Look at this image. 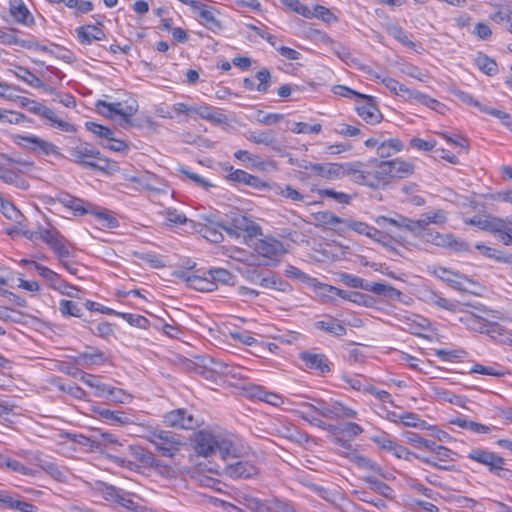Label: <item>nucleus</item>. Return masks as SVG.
<instances>
[{"label": "nucleus", "instance_id": "nucleus-33", "mask_svg": "<svg viewBox=\"0 0 512 512\" xmlns=\"http://www.w3.org/2000/svg\"><path fill=\"white\" fill-rule=\"evenodd\" d=\"M413 233L423 241L438 247L445 248V245H447L448 234H441L429 228L419 229L417 232Z\"/></svg>", "mask_w": 512, "mask_h": 512}, {"label": "nucleus", "instance_id": "nucleus-34", "mask_svg": "<svg viewBox=\"0 0 512 512\" xmlns=\"http://www.w3.org/2000/svg\"><path fill=\"white\" fill-rule=\"evenodd\" d=\"M38 116L47 119L52 123V125H55L57 128L61 129L65 132H73L75 131V128L72 124L63 121L62 119L58 118L54 111L47 106L41 104L39 112L37 114Z\"/></svg>", "mask_w": 512, "mask_h": 512}, {"label": "nucleus", "instance_id": "nucleus-28", "mask_svg": "<svg viewBox=\"0 0 512 512\" xmlns=\"http://www.w3.org/2000/svg\"><path fill=\"white\" fill-rule=\"evenodd\" d=\"M107 360L106 355L97 348H91L89 352L79 353L75 357V362L78 365L89 367L92 365H101Z\"/></svg>", "mask_w": 512, "mask_h": 512}, {"label": "nucleus", "instance_id": "nucleus-54", "mask_svg": "<svg viewBox=\"0 0 512 512\" xmlns=\"http://www.w3.org/2000/svg\"><path fill=\"white\" fill-rule=\"evenodd\" d=\"M151 468H153L159 475L166 479H173L178 475L177 470L173 466L166 464L157 458L155 459V463H153Z\"/></svg>", "mask_w": 512, "mask_h": 512}, {"label": "nucleus", "instance_id": "nucleus-29", "mask_svg": "<svg viewBox=\"0 0 512 512\" xmlns=\"http://www.w3.org/2000/svg\"><path fill=\"white\" fill-rule=\"evenodd\" d=\"M193 9L199 11V17L202 24L208 29L214 31L220 28V22L215 18L214 12L208 9L204 4L196 1H191Z\"/></svg>", "mask_w": 512, "mask_h": 512}, {"label": "nucleus", "instance_id": "nucleus-39", "mask_svg": "<svg viewBox=\"0 0 512 512\" xmlns=\"http://www.w3.org/2000/svg\"><path fill=\"white\" fill-rule=\"evenodd\" d=\"M97 412L101 418L109 421L111 424L127 425L133 423L131 417L122 411H111L101 408Z\"/></svg>", "mask_w": 512, "mask_h": 512}, {"label": "nucleus", "instance_id": "nucleus-58", "mask_svg": "<svg viewBox=\"0 0 512 512\" xmlns=\"http://www.w3.org/2000/svg\"><path fill=\"white\" fill-rule=\"evenodd\" d=\"M439 136H441L442 138H444L448 143H451L453 145H455L456 147H459L460 150H463L465 152L468 151V148H469V144H468V140L466 138H464L463 136L461 135H451L447 132H438L437 133Z\"/></svg>", "mask_w": 512, "mask_h": 512}, {"label": "nucleus", "instance_id": "nucleus-47", "mask_svg": "<svg viewBox=\"0 0 512 512\" xmlns=\"http://www.w3.org/2000/svg\"><path fill=\"white\" fill-rule=\"evenodd\" d=\"M0 207L2 210V213L7 217L8 219L21 224V219L23 218L22 213L15 207L14 204H12L9 201H6L1 195H0Z\"/></svg>", "mask_w": 512, "mask_h": 512}, {"label": "nucleus", "instance_id": "nucleus-18", "mask_svg": "<svg viewBox=\"0 0 512 512\" xmlns=\"http://www.w3.org/2000/svg\"><path fill=\"white\" fill-rule=\"evenodd\" d=\"M246 139L255 144H262L271 147L274 151L280 152L282 147L276 137L274 130H256L249 131L246 134Z\"/></svg>", "mask_w": 512, "mask_h": 512}, {"label": "nucleus", "instance_id": "nucleus-20", "mask_svg": "<svg viewBox=\"0 0 512 512\" xmlns=\"http://www.w3.org/2000/svg\"><path fill=\"white\" fill-rule=\"evenodd\" d=\"M383 167H387L390 178H406L413 173V164L400 159L383 161Z\"/></svg>", "mask_w": 512, "mask_h": 512}, {"label": "nucleus", "instance_id": "nucleus-43", "mask_svg": "<svg viewBox=\"0 0 512 512\" xmlns=\"http://www.w3.org/2000/svg\"><path fill=\"white\" fill-rule=\"evenodd\" d=\"M53 232L61 234L57 228H55L51 224H48V227L39 226L37 231L22 230L21 235L26 237L30 241H36L38 239H41L44 243L47 244V241L45 240L47 238V234H52Z\"/></svg>", "mask_w": 512, "mask_h": 512}, {"label": "nucleus", "instance_id": "nucleus-62", "mask_svg": "<svg viewBox=\"0 0 512 512\" xmlns=\"http://www.w3.org/2000/svg\"><path fill=\"white\" fill-rule=\"evenodd\" d=\"M316 219L324 225L327 226H336L338 224H345V220L333 214L332 212L325 211L319 212L316 216Z\"/></svg>", "mask_w": 512, "mask_h": 512}, {"label": "nucleus", "instance_id": "nucleus-16", "mask_svg": "<svg viewBox=\"0 0 512 512\" xmlns=\"http://www.w3.org/2000/svg\"><path fill=\"white\" fill-rule=\"evenodd\" d=\"M179 277L185 281L191 288L201 292H212L217 289L215 281L210 276H200L190 271H183Z\"/></svg>", "mask_w": 512, "mask_h": 512}, {"label": "nucleus", "instance_id": "nucleus-63", "mask_svg": "<svg viewBox=\"0 0 512 512\" xmlns=\"http://www.w3.org/2000/svg\"><path fill=\"white\" fill-rule=\"evenodd\" d=\"M3 465H5L9 469H11V470H13L15 472H18V473H20L22 475H30V476H35L36 475V471H34V470H32V469H30L28 467H25L19 461L11 459V458H6L3 461Z\"/></svg>", "mask_w": 512, "mask_h": 512}, {"label": "nucleus", "instance_id": "nucleus-14", "mask_svg": "<svg viewBox=\"0 0 512 512\" xmlns=\"http://www.w3.org/2000/svg\"><path fill=\"white\" fill-rule=\"evenodd\" d=\"M217 436L210 431L201 430L194 438V449L198 456L209 457L217 451Z\"/></svg>", "mask_w": 512, "mask_h": 512}, {"label": "nucleus", "instance_id": "nucleus-24", "mask_svg": "<svg viewBox=\"0 0 512 512\" xmlns=\"http://www.w3.org/2000/svg\"><path fill=\"white\" fill-rule=\"evenodd\" d=\"M447 220L446 214L442 210L434 212H428L422 215L419 220H412V232H417L419 229L427 228L430 223L433 224H444Z\"/></svg>", "mask_w": 512, "mask_h": 512}, {"label": "nucleus", "instance_id": "nucleus-46", "mask_svg": "<svg viewBox=\"0 0 512 512\" xmlns=\"http://www.w3.org/2000/svg\"><path fill=\"white\" fill-rule=\"evenodd\" d=\"M435 274L437 277H439L441 280L451 284L453 287L457 289H461L462 282L460 281L463 279L462 276L459 274L448 270L444 267H439L435 270Z\"/></svg>", "mask_w": 512, "mask_h": 512}, {"label": "nucleus", "instance_id": "nucleus-12", "mask_svg": "<svg viewBox=\"0 0 512 512\" xmlns=\"http://www.w3.org/2000/svg\"><path fill=\"white\" fill-rule=\"evenodd\" d=\"M304 168L327 180H338L346 176V164L341 163H310Z\"/></svg>", "mask_w": 512, "mask_h": 512}, {"label": "nucleus", "instance_id": "nucleus-15", "mask_svg": "<svg viewBox=\"0 0 512 512\" xmlns=\"http://www.w3.org/2000/svg\"><path fill=\"white\" fill-rule=\"evenodd\" d=\"M299 358L307 369L315 370L319 374H326L331 371V363L323 353L303 351L299 354Z\"/></svg>", "mask_w": 512, "mask_h": 512}, {"label": "nucleus", "instance_id": "nucleus-51", "mask_svg": "<svg viewBox=\"0 0 512 512\" xmlns=\"http://www.w3.org/2000/svg\"><path fill=\"white\" fill-rule=\"evenodd\" d=\"M51 288L59 291L63 295H67L72 298H80V296H79L80 290L77 287L68 284L60 276L58 277L56 282L53 283Z\"/></svg>", "mask_w": 512, "mask_h": 512}, {"label": "nucleus", "instance_id": "nucleus-41", "mask_svg": "<svg viewBox=\"0 0 512 512\" xmlns=\"http://www.w3.org/2000/svg\"><path fill=\"white\" fill-rule=\"evenodd\" d=\"M1 180L22 190H26L29 187L28 182L13 168L5 167Z\"/></svg>", "mask_w": 512, "mask_h": 512}, {"label": "nucleus", "instance_id": "nucleus-38", "mask_svg": "<svg viewBox=\"0 0 512 512\" xmlns=\"http://www.w3.org/2000/svg\"><path fill=\"white\" fill-rule=\"evenodd\" d=\"M219 224H225V221H209L208 224L204 225L200 229V233L203 235L204 238H206L210 242L219 243L223 240L222 231L224 230Z\"/></svg>", "mask_w": 512, "mask_h": 512}, {"label": "nucleus", "instance_id": "nucleus-30", "mask_svg": "<svg viewBox=\"0 0 512 512\" xmlns=\"http://www.w3.org/2000/svg\"><path fill=\"white\" fill-rule=\"evenodd\" d=\"M364 290L389 299H398L402 294L398 289L391 285L369 281L364 285Z\"/></svg>", "mask_w": 512, "mask_h": 512}, {"label": "nucleus", "instance_id": "nucleus-6", "mask_svg": "<svg viewBox=\"0 0 512 512\" xmlns=\"http://www.w3.org/2000/svg\"><path fill=\"white\" fill-rule=\"evenodd\" d=\"M47 245L53 251V253L57 256L60 264L70 273L76 275L78 273V268L75 264L69 263L66 259L70 257V251L66 246V239L62 234H57L53 232L52 234H47Z\"/></svg>", "mask_w": 512, "mask_h": 512}, {"label": "nucleus", "instance_id": "nucleus-52", "mask_svg": "<svg viewBox=\"0 0 512 512\" xmlns=\"http://www.w3.org/2000/svg\"><path fill=\"white\" fill-rule=\"evenodd\" d=\"M293 133L296 134H318L322 130V126L319 123L309 125L304 122H293L288 127Z\"/></svg>", "mask_w": 512, "mask_h": 512}, {"label": "nucleus", "instance_id": "nucleus-1", "mask_svg": "<svg viewBox=\"0 0 512 512\" xmlns=\"http://www.w3.org/2000/svg\"><path fill=\"white\" fill-rule=\"evenodd\" d=\"M71 159L85 167L104 170L107 167V160L104 159L99 150L93 145L78 141L69 147Z\"/></svg>", "mask_w": 512, "mask_h": 512}, {"label": "nucleus", "instance_id": "nucleus-5", "mask_svg": "<svg viewBox=\"0 0 512 512\" xmlns=\"http://www.w3.org/2000/svg\"><path fill=\"white\" fill-rule=\"evenodd\" d=\"M219 225L232 237H239L241 233H246L250 237L261 233L258 224L240 213H233L225 224Z\"/></svg>", "mask_w": 512, "mask_h": 512}, {"label": "nucleus", "instance_id": "nucleus-57", "mask_svg": "<svg viewBox=\"0 0 512 512\" xmlns=\"http://www.w3.org/2000/svg\"><path fill=\"white\" fill-rule=\"evenodd\" d=\"M85 126L87 130H89L96 136L104 138L106 140L112 139V136L114 135V132L110 128L97 124L95 122H86Z\"/></svg>", "mask_w": 512, "mask_h": 512}, {"label": "nucleus", "instance_id": "nucleus-61", "mask_svg": "<svg viewBox=\"0 0 512 512\" xmlns=\"http://www.w3.org/2000/svg\"><path fill=\"white\" fill-rule=\"evenodd\" d=\"M119 315L132 326L141 329H147L149 326V320L144 316L131 313H120Z\"/></svg>", "mask_w": 512, "mask_h": 512}, {"label": "nucleus", "instance_id": "nucleus-50", "mask_svg": "<svg viewBox=\"0 0 512 512\" xmlns=\"http://www.w3.org/2000/svg\"><path fill=\"white\" fill-rule=\"evenodd\" d=\"M322 289L327 292V295L331 298H334L335 296L341 297L343 299H349L353 302H358V298H362L363 295L356 292H347L341 289H338L333 286L325 285L322 287Z\"/></svg>", "mask_w": 512, "mask_h": 512}, {"label": "nucleus", "instance_id": "nucleus-13", "mask_svg": "<svg viewBox=\"0 0 512 512\" xmlns=\"http://www.w3.org/2000/svg\"><path fill=\"white\" fill-rule=\"evenodd\" d=\"M255 250L262 257L275 262L286 252L282 242L272 237L259 239L255 245Z\"/></svg>", "mask_w": 512, "mask_h": 512}, {"label": "nucleus", "instance_id": "nucleus-4", "mask_svg": "<svg viewBox=\"0 0 512 512\" xmlns=\"http://www.w3.org/2000/svg\"><path fill=\"white\" fill-rule=\"evenodd\" d=\"M13 141L16 145L32 151L39 155L50 156L53 155L57 158H62L63 155L58 147L52 142L46 141L36 135H14Z\"/></svg>", "mask_w": 512, "mask_h": 512}, {"label": "nucleus", "instance_id": "nucleus-32", "mask_svg": "<svg viewBox=\"0 0 512 512\" xmlns=\"http://www.w3.org/2000/svg\"><path fill=\"white\" fill-rule=\"evenodd\" d=\"M217 441V451L220 453L223 460L231 456L237 457L238 449L231 436L218 434Z\"/></svg>", "mask_w": 512, "mask_h": 512}, {"label": "nucleus", "instance_id": "nucleus-2", "mask_svg": "<svg viewBox=\"0 0 512 512\" xmlns=\"http://www.w3.org/2000/svg\"><path fill=\"white\" fill-rule=\"evenodd\" d=\"M148 440L165 457H173L185 445L184 437L172 431L154 429L149 432Z\"/></svg>", "mask_w": 512, "mask_h": 512}, {"label": "nucleus", "instance_id": "nucleus-11", "mask_svg": "<svg viewBox=\"0 0 512 512\" xmlns=\"http://www.w3.org/2000/svg\"><path fill=\"white\" fill-rule=\"evenodd\" d=\"M223 472L226 476L233 479H248L257 476L259 469L250 460H237L227 464L223 468Z\"/></svg>", "mask_w": 512, "mask_h": 512}, {"label": "nucleus", "instance_id": "nucleus-35", "mask_svg": "<svg viewBox=\"0 0 512 512\" xmlns=\"http://www.w3.org/2000/svg\"><path fill=\"white\" fill-rule=\"evenodd\" d=\"M475 248L487 258L494 259L500 263L512 265V254L510 253H504L501 250L483 244H476Z\"/></svg>", "mask_w": 512, "mask_h": 512}, {"label": "nucleus", "instance_id": "nucleus-36", "mask_svg": "<svg viewBox=\"0 0 512 512\" xmlns=\"http://www.w3.org/2000/svg\"><path fill=\"white\" fill-rule=\"evenodd\" d=\"M315 327L336 337H342L347 333V329L338 320L333 318L318 321L315 323Z\"/></svg>", "mask_w": 512, "mask_h": 512}, {"label": "nucleus", "instance_id": "nucleus-7", "mask_svg": "<svg viewBox=\"0 0 512 512\" xmlns=\"http://www.w3.org/2000/svg\"><path fill=\"white\" fill-rule=\"evenodd\" d=\"M248 507L253 512H300L290 501L277 497L265 500L252 498L248 500Z\"/></svg>", "mask_w": 512, "mask_h": 512}, {"label": "nucleus", "instance_id": "nucleus-25", "mask_svg": "<svg viewBox=\"0 0 512 512\" xmlns=\"http://www.w3.org/2000/svg\"><path fill=\"white\" fill-rule=\"evenodd\" d=\"M158 214L164 218L163 224L170 228L184 225L189 221L183 212L171 207L162 209Z\"/></svg>", "mask_w": 512, "mask_h": 512}, {"label": "nucleus", "instance_id": "nucleus-9", "mask_svg": "<svg viewBox=\"0 0 512 512\" xmlns=\"http://www.w3.org/2000/svg\"><path fill=\"white\" fill-rule=\"evenodd\" d=\"M456 455V452L444 446L441 449H438V452L430 457H423L420 455H415V457L422 463L434 468L445 471H454L455 466L453 464H447V462L455 461Z\"/></svg>", "mask_w": 512, "mask_h": 512}, {"label": "nucleus", "instance_id": "nucleus-22", "mask_svg": "<svg viewBox=\"0 0 512 512\" xmlns=\"http://www.w3.org/2000/svg\"><path fill=\"white\" fill-rule=\"evenodd\" d=\"M228 179L233 182L245 184L257 190H262L263 188H266L268 186L259 177L251 175L246 171L240 169L232 171L229 174Z\"/></svg>", "mask_w": 512, "mask_h": 512}, {"label": "nucleus", "instance_id": "nucleus-60", "mask_svg": "<svg viewBox=\"0 0 512 512\" xmlns=\"http://www.w3.org/2000/svg\"><path fill=\"white\" fill-rule=\"evenodd\" d=\"M313 17L321 19L325 23L331 24L337 22V17L328 8L322 5H316L313 10Z\"/></svg>", "mask_w": 512, "mask_h": 512}, {"label": "nucleus", "instance_id": "nucleus-40", "mask_svg": "<svg viewBox=\"0 0 512 512\" xmlns=\"http://www.w3.org/2000/svg\"><path fill=\"white\" fill-rule=\"evenodd\" d=\"M403 148L402 142L397 138L380 141L377 147V154L381 158L390 157L392 154L401 151Z\"/></svg>", "mask_w": 512, "mask_h": 512}, {"label": "nucleus", "instance_id": "nucleus-45", "mask_svg": "<svg viewBox=\"0 0 512 512\" xmlns=\"http://www.w3.org/2000/svg\"><path fill=\"white\" fill-rule=\"evenodd\" d=\"M476 66L486 75L493 76L498 72V65L492 58L484 54H479L475 58Z\"/></svg>", "mask_w": 512, "mask_h": 512}, {"label": "nucleus", "instance_id": "nucleus-8", "mask_svg": "<svg viewBox=\"0 0 512 512\" xmlns=\"http://www.w3.org/2000/svg\"><path fill=\"white\" fill-rule=\"evenodd\" d=\"M164 423L169 427H176L185 430L196 429L200 426V421L186 409L180 408L168 412L164 416Z\"/></svg>", "mask_w": 512, "mask_h": 512}, {"label": "nucleus", "instance_id": "nucleus-21", "mask_svg": "<svg viewBox=\"0 0 512 512\" xmlns=\"http://www.w3.org/2000/svg\"><path fill=\"white\" fill-rule=\"evenodd\" d=\"M77 37L81 44L90 45L92 41L104 40L106 35L102 29L95 25H83L76 29Z\"/></svg>", "mask_w": 512, "mask_h": 512}, {"label": "nucleus", "instance_id": "nucleus-3", "mask_svg": "<svg viewBox=\"0 0 512 512\" xmlns=\"http://www.w3.org/2000/svg\"><path fill=\"white\" fill-rule=\"evenodd\" d=\"M96 108L102 115L108 118L116 119V116H119L120 126L127 127L131 125V118L137 112L138 105L136 101L124 105L121 102L109 103L104 100H98Z\"/></svg>", "mask_w": 512, "mask_h": 512}, {"label": "nucleus", "instance_id": "nucleus-56", "mask_svg": "<svg viewBox=\"0 0 512 512\" xmlns=\"http://www.w3.org/2000/svg\"><path fill=\"white\" fill-rule=\"evenodd\" d=\"M445 248L457 253L470 251V245L468 242L455 238L452 234H448L447 245H445Z\"/></svg>", "mask_w": 512, "mask_h": 512}, {"label": "nucleus", "instance_id": "nucleus-64", "mask_svg": "<svg viewBox=\"0 0 512 512\" xmlns=\"http://www.w3.org/2000/svg\"><path fill=\"white\" fill-rule=\"evenodd\" d=\"M399 420L403 423V425L408 427L424 428L426 425V421L420 419L418 415L411 412L401 414V416H399Z\"/></svg>", "mask_w": 512, "mask_h": 512}, {"label": "nucleus", "instance_id": "nucleus-42", "mask_svg": "<svg viewBox=\"0 0 512 512\" xmlns=\"http://www.w3.org/2000/svg\"><path fill=\"white\" fill-rule=\"evenodd\" d=\"M429 328V321L426 318L413 315L406 319V330L411 334L421 335L422 332L427 331Z\"/></svg>", "mask_w": 512, "mask_h": 512}, {"label": "nucleus", "instance_id": "nucleus-37", "mask_svg": "<svg viewBox=\"0 0 512 512\" xmlns=\"http://www.w3.org/2000/svg\"><path fill=\"white\" fill-rule=\"evenodd\" d=\"M0 504L5 508L17 510L20 512H37V507L30 502H26L20 499H15L11 496H3L0 498Z\"/></svg>", "mask_w": 512, "mask_h": 512}, {"label": "nucleus", "instance_id": "nucleus-27", "mask_svg": "<svg viewBox=\"0 0 512 512\" xmlns=\"http://www.w3.org/2000/svg\"><path fill=\"white\" fill-rule=\"evenodd\" d=\"M9 10L18 23L29 25L34 22L33 17H31L29 10L22 0H9Z\"/></svg>", "mask_w": 512, "mask_h": 512}, {"label": "nucleus", "instance_id": "nucleus-53", "mask_svg": "<svg viewBox=\"0 0 512 512\" xmlns=\"http://www.w3.org/2000/svg\"><path fill=\"white\" fill-rule=\"evenodd\" d=\"M59 311L63 316L81 317L82 309L71 300L62 299L59 302Z\"/></svg>", "mask_w": 512, "mask_h": 512}, {"label": "nucleus", "instance_id": "nucleus-26", "mask_svg": "<svg viewBox=\"0 0 512 512\" xmlns=\"http://www.w3.org/2000/svg\"><path fill=\"white\" fill-rule=\"evenodd\" d=\"M140 186L157 194L169 193L167 184L151 173L141 175Z\"/></svg>", "mask_w": 512, "mask_h": 512}, {"label": "nucleus", "instance_id": "nucleus-19", "mask_svg": "<svg viewBox=\"0 0 512 512\" xmlns=\"http://www.w3.org/2000/svg\"><path fill=\"white\" fill-rule=\"evenodd\" d=\"M369 99H362L363 102L356 107L358 115L368 124L374 125L380 123L383 119L378 107L373 103V98L368 96Z\"/></svg>", "mask_w": 512, "mask_h": 512}, {"label": "nucleus", "instance_id": "nucleus-10", "mask_svg": "<svg viewBox=\"0 0 512 512\" xmlns=\"http://www.w3.org/2000/svg\"><path fill=\"white\" fill-rule=\"evenodd\" d=\"M467 457L481 465L486 466L489 472L492 474L496 473V471L500 468V465H505V459L503 457L486 449H472Z\"/></svg>", "mask_w": 512, "mask_h": 512}, {"label": "nucleus", "instance_id": "nucleus-59", "mask_svg": "<svg viewBox=\"0 0 512 512\" xmlns=\"http://www.w3.org/2000/svg\"><path fill=\"white\" fill-rule=\"evenodd\" d=\"M318 194L321 197L333 198L335 201L341 204H349L352 199L351 195L343 192H337L333 189H320L318 190Z\"/></svg>", "mask_w": 512, "mask_h": 512}, {"label": "nucleus", "instance_id": "nucleus-23", "mask_svg": "<svg viewBox=\"0 0 512 512\" xmlns=\"http://www.w3.org/2000/svg\"><path fill=\"white\" fill-rule=\"evenodd\" d=\"M375 223L380 227H385L386 225H392L399 229H404L412 232V219L407 218L398 213H394L393 216H378L375 218Z\"/></svg>", "mask_w": 512, "mask_h": 512}, {"label": "nucleus", "instance_id": "nucleus-17", "mask_svg": "<svg viewBox=\"0 0 512 512\" xmlns=\"http://www.w3.org/2000/svg\"><path fill=\"white\" fill-rule=\"evenodd\" d=\"M505 246L512 245V215L506 218L496 217L490 231Z\"/></svg>", "mask_w": 512, "mask_h": 512}, {"label": "nucleus", "instance_id": "nucleus-31", "mask_svg": "<svg viewBox=\"0 0 512 512\" xmlns=\"http://www.w3.org/2000/svg\"><path fill=\"white\" fill-rule=\"evenodd\" d=\"M192 114H196L202 119L218 124L223 123L226 120V116L219 112L217 108L207 104L193 106Z\"/></svg>", "mask_w": 512, "mask_h": 512}, {"label": "nucleus", "instance_id": "nucleus-44", "mask_svg": "<svg viewBox=\"0 0 512 512\" xmlns=\"http://www.w3.org/2000/svg\"><path fill=\"white\" fill-rule=\"evenodd\" d=\"M131 454L136 460L142 463L145 467H151L155 463V455L138 445L129 446Z\"/></svg>", "mask_w": 512, "mask_h": 512}, {"label": "nucleus", "instance_id": "nucleus-48", "mask_svg": "<svg viewBox=\"0 0 512 512\" xmlns=\"http://www.w3.org/2000/svg\"><path fill=\"white\" fill-rule=\"evenodd\" d=\"M208 275L210 276L211 280L215 281V284L222 283L225 285H233L234 284V275L230 273L226 269L218 268V269H211L208 271Z\"/></svg>", "mask_w": 512, "mask_h": 512}, {"label": "nucleus", "instance_id": "nucleus-55", "mask_svg": "<svg viewBox=\"0 0 512 512\" xmlns=\"http://www.w3.org/2000/svg\"><path fill=\"white\" fill-rule=\"evenodd\" d=\"M15 75L26 82L27 84L31 86H41L42 81L34 75L31 71H29L27 68H24L22 66H18L15 71Z\"/></svg>", "mask_w": 512, "mask_h": 512}, {"label": "nucleus", "instance_id": "nucleus-49", "mask_svg": "<svg viewBox=\"0 0 512 512\" xmlns=\"http://www.w3.org/2000/svg\"><path fill=\"white\" fill-rule=\"evenodd\" d=\"M361 163L346 164V176L357 184L365 185L366 170L362 169Z\"/></svg>", "mask_w": 512, "mask_h": 512}]
</instances>
